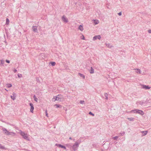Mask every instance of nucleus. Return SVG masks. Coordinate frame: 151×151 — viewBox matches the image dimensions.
I'll return each mask as SVG.
<instances>
[{
    "label": "nucleus",
    "mask_w": 151,
    "mask_h": 151,
    "mask_svg": "<svg viewBox=\"0 0 151 151\" xmlns=\"http://www.w3.org/2000/svg\"><path fill=\"white\" fill-rule=\"evenodd\" d=\"M53 100L54 101H62L64 100V98L63 96L61 95H58L55 96L53 99Z\"/></svg>",
    "instance_id": "obj_1"
},
{
    "label": "nucleus",
    "mask_w": 151,
    "mask_h": 151,
    "mask_svg": "<svg viewBox=\"0 0 151 151\" xmlns=\"http://www.w3.org/2000/svg\"><path fill=\"white\" fill-rule=\"evenodd\" d=\"M130 112L131 113H138L142 115L144 114V113L142 111L137 109L132 110L130 111Z\"/></svg>",
    "instance_id": "obj_2"
},
{
    "label": "nucleus",
    "mask_w": 151,
    "mask_h": 151,
    "mask_svg": "<svg viewBox=\"0 0 151 151\" xmlns=\"http://www.w3.org/2000/svg\"><path fill=\"white\" fill-rule=\"evenodd\" d=\"M20 134L24 139L27 140H29V137L27 134H25L23 132H21Z\"/></svg>",
    "instance_id": "obj_3"
},
{
    "label": "nucleus",
    "mask_w": 151,
    "mask_h": 151,
    "mask_svg": "<svg viewBox=\"0 0 151 151\" xmlns=\"http://www.w3.org/2000/svg\"><path fill=\"white\" fill-rule=\"evenodd\" d=\"M29 105L30 106V111L32 113H33V110L34 109L33 104L32 103H30L29 104Z\"/></svg>",
    "instance_id": "obj_4"
},
{
    "label": "nucleus",
    "mask_w": 151,
    "mask_h": 151,
    "mask_svg": "<svg viewBox=\"0 0 151 151\" xmlns=\"http://www.w3.org/2000/svg\"><path fill=\"white\" fill-rule=\"evenodd\" d=\"M62 19L63 21L67 23L68 22V19L65 16H62Z\"/></svg>",
    "instance_id": "obj_5"
},
{
    "label": "nucleus",
    "mask_w": 151,
    "mask_h": 151,
    "mask_svg": "<svg viewBox=\"0 0 151 151\" xmlns=\"http://www.w3.org/2000/svg\"><path fill=\"white\" fill-rule=\"evenodd\" d=\"M101 38V36L100 35L96 36L94 37L93 38V40H96L97 39H100Z\"/></svg>",
    "instance_id": "obj_6"
},
{
    "label": "nucleus",
    "mask_w": 151,
    "mask_h": 151,
    "mask_svg": "<svg viewBox=\"0 0 151 151\" xmlns=\"http://www.w3.org/2000/svg\"><path fill=\"white\" fill-rule=\"evenodd\" d=\"M3 131L4 133H5L6 134H9V133L8 131H7L5 129H3Z\"/></svg>",
    "instance_id": "obj_7"
},
{
    "label": "nucleus",
    "mask_w": 151,
    "mask_h": 151,
    "mask_svg": "<svg viewBox=\"0 0 151 151\" xmlns=\"http://www.w3.org/2000/svg\"><path fill=\"white\" fill-rule=\"evenodd\" d=\"M32 29L35 32H37V27L35 26H33L32 27Z\"/></svg>",
    "instance_id": "obj_8"
},
{
    "label": "nucleus",
    "mask_w": 151,
    "mask_h": 151,
    "mask_svg": "<svg viewBox=\"0 0 151 151\" xmlns=\"http://www.w3.org/2000/svg\"><path fill=\"white\" fill-rule=\"evenodd\" d=\"M58 147H60L62 148H63L64 149H66V147H65L64 146L60 144H58V145H56Z\"/></svg>",
    "instance_id": "obj_9"
},
{
    "label": "nucleus",
    "mask_w": 151,
    "mask_h": 151,
    "mask_svg": "<svg viewBox=\"0 0 151 151\" xmlns=\"http://www.w3.org/2000/svg\"><path fill=\"white\" fill-rule=\"evenodd\" d=\"M78 29L81 31H82L83 29V26L80 25L78 27Z\"/></svg>",
    "instance_id": "obj_10"
},
{
    "label": "nucleus",
    "mask_w": 151,
    "mask_h": 151,
    "mask_svg": "<svg viewBox=\"0 0 151 151\" xmlns=\"http://www.w3.org/2000/svg\"><path fill=\"white\" fill-rule=\"evenodd\" d=\"M94 23L95 24H98L99 23V22L98 20H94Z\"/></svg>",
    "instance_id": "obj_11"
},
{
    "label": "nucleus",
    "mask_w": 151,
    "mask_h": 151,
    "mask_svg": "<svg viewBox=\"0 0 151 151\" xmlns=\"http://www.w3.org/2000/svg\"><path fill=\"white\" fill-rule=\"evenodd\" d=\"M78 74L83 78L84 79L85 78V76L83 74H81V73H79Z\"/></svg>",
    "instance_id": "obj_12"
},
{
    "label": "nucleus",
    "mask_w": 151,
    "mask_h": 151,
    "mask_svg": "<svg viewBox=\"0 0 151 151\" xmlns=\"http://www.w3.org/2000/svg\"><path fill=\"white\" fill-rule=\"evenodd\" d=\"M136 70V71L137 72V73H141V71L139 69H135Z\"/></svg>",
    "instance_id": "obj_13"
},
{
    "label": "nucleus",
    "mask_w": 151,
    "mask_h": 151,
    "mask_svg": "<svg viewBox=\"0 0 151 151\" xmlns=\"http://www.w3.org/2000/svg\"><path fill=\"white\" fill-rule=\"evenodd\" d=\"M143 88H145V89H150V88L148 86L145 85L143 86Z\"/></svg>",
    "instance_id": "obj_14"
},
{
    "label": "nucleus",
    "mask_w": 151,
    "mask_h": 151,
    "mask_svg": "<svg viewBox=\"0 0 151 151\" xmlns=\"http://www.w3.org/2000/svg\"><path fill=\"white\" fill-rule=\"evenodd\" d=\"M55 106H56L57 108L61 107V106L60 105L55 104Z\"/></svg>",
    "instance_id": "obj_15"
},
{
    "label": "nucleus",
    "mask_w": 151,
    "mask_h": 151,
    "mask_svg": "<svg viewBox=\"0 0 151 151\" xmlns=\"http://www.w3.org/2000/svg\"><path fill=\"white\" fill-rule=\"evenodd\" d=\"M90 72L91 73H94V70L92 67L91 68V69L90 70Z\"/></svg>",
    "instance_id": "obj_16"
},
{
    "label": "nucleus",
    "mask_w": 151,
    "mask_h": 151,
    "mask_svg": "<svg viewBox=\"0 0 151 151\" xmlns=\"http://www.w3.org/2000/svg\"><path fill=\"white\" fill-rule=\"evenodd\" d=\"M33 98L34 99V100L35 101H36V102H37V100H38V99L35 96H33Z\"/></svg>",
    "instance_id": "obj_17"
},
{
    "label": "nucleus",
    "mask_w": 151,
    "mask_h": 151,
    "mask_svg": "<svg viewBox=\"0 0 151 151\" xmlns=\"http://www.w3.org/2000/svg\"><path fill=\"white\" fill-rule=\"evenodd\" d=\"M9 23V20L8 19H6V24H8Z\"/></svg>",
    "instance_id": "obj_18"
},
{
    "label": "nucleus",
    "mask_w": 151,
    "mask_h": 151,
    "mask_svg": "<svg viewBox=\"0 0 151 151\" xmlns=\"http://www.w3.org/2000/svg\"><path fill=\"white\" fill-rule=\"evenodd\" d=\"M7 87L8 88H10L12 86V85L10 84H7Z\"/></svg>",
    "instance_id": "obj_19"
},
{
    "label": "nucleus",
    "mask_w": 151,
    "mask_h": 151,
    "mask_svg": "<svg viewBox=\"0 0 151 151\" xmlns=\"http://www.w3.org/2000/svg\"><path fill=\"white\" fill-rule=\"evenodd\" d=\"M11 98L13 100H15V97L14 95H13V96H11Z\"/></svg>",
    "instance_id": "obj_20"
},
{
    "label": "nucleus",
    "mask_w": 151,
    "mask_h": 151,
    "mask_svg": "<svg viewBox=\"0 0 151 151\" xmlns=\"http://www.w3.org/2000/svg\"><path fill=\"white\" fill-rule=\"evenodd\" d=\"M142 132L144 134L143 135H145L147 134V131H145Z\"/></svg>",
    "instance_id": "obj_21"
},
{
    "label": "nucleus",
    "mask_w": 151,
    "mask_h": 151,
    "mask_svg": "<svg viewBox=\"0 0 151 151\" xmlns=\"http://www.w3.org/2000/svg\"><path fill=\"white\" fill-rule=\"evenodd\" d=\"M51 64L52 66H54L55 65V62H52L51 63Z\"/></svg>",
    "instance_id": "obj_22"
},
{
    "label": "nucleus",
    "mask_w": 151,
    "mask_h": 151,
    "mask_svg": "<svg viewBox=\"0 0 151 151\" xmlns=\"http://www.w3.org/2000/svg\"><path fill=\"white\" fill-rule=\"evenodd\" d=\"M128 119L131 121H132L133 120V118H128Z\"/></svg>",
    "instance_id": "obj_23"
},
{
    "label": "nucleus",
    "mask_w": 151,
    "mask_h": 151,
    "mask_svg": "<svg viewBox=\"0 0 151 151\" xmlns=\"http://www.w3.org/2000/svg\"><path fill=\"white\" fill-rule=\"evenodd\" d=\"M118 138V137L117 136H116L113 137V139H117Z\"/></svg>",
    "instance_id": "obj_24"
},
{
    "label": "nucleus",
    "mask_w": 151,
    "mask_h": 151,
    "mask_svg": "<svg viewBox=\"0 0 151 151\" xmlns=\"http://www.w3.org/2000/svg\"><path fill=\"white\" fill-rule=\"evenodd\" d=\"M89 114H90L91 115H92L93 116H94V114H93L91 112H90L89 113Z\"/></svg>",
    "instance_id": "obj_25"
},
{
    "label": "nucleus",
    "mask_w": 151,
    "mask_h": 151,
    "mask_svg": "<svg viewBox=\"0 0 151 151\" xmlns=\"http://www.w3.org/2000/svg\"><path fill=\"white\" fill-rule=\"evenodd\" d=\"M84 101H80V103L81 104H83V103H84Z\"/></svg>",
    "instance_id": "obj_26"
},
{
    "label": "nucleus",
    "mask_w": 151,
    "mask_h": 151,
    "mask_svg": "<svg viewBox=\"0 0 151 151\" xmlns=\"http://www.w3.org/2000/svg\"><path fill=\"white\" fill-rule=\"evenodd\" d=\"M45 113H46V116H47V117L48 116V113H47V111H45Z\"/></svg>",
    "instance_id": "obj_27"
},
{
    "label": "nucleus",
    "mask_w": 151,
    "mask_h": 151,
    "mask_svg": "<svg viewBox=\"0 0 151 151\" xmlns=\"http://www.w3.org/2000/svg\"><path fill=\"white\" fill-rule=\"evenodd\" d=\"M82 39L83 40H85V37H84V36L83 35L82 36Z\"/></svg>",
    "instance_id": "obj_28"
},
{
    "label": "nucleus",
    "mask_w": 151,
    "mask_h": 151,
    "mask_svg": "<svg viewBox=\"0 0 151 151\" xmlns=\"http://www.w3.org/2000/svg\"><path fill=\"white\" fill-rule=\"evenodd\" d=\"M148 32L149 33H151V30L150 29V30H148Z\"/></svg>",
    "instance_id": "obj_29"
},
{
    "label": "nucleus",
    "mask_w": 151,
    "mask_h": 151,
    "mask_svg": "<svg viewBox=\"0 0 151 151\" xmlns=\"http://www.w3.org/2000/svg\"><path fill=\"white\" fill-rule=\"evenodd\" d=\"M118 15L119 16H121L122 15V13L121 12H120L118 13Z\"/></svg>",
    "instance_id": "obj_30"
},
{
    "label": "nucleus",
    "mask_w": 151,
    "mask_h": 151,
    "mask_svg": "<svg viewBox=\"0 0 151 151\" xmlns=\"http://www.w3.org/2000/svg\"><path fill=\"white\" fill-rule=\"evenodd\" d=\"M6 62L8 63H9L10 61L9 60H6Z\"/></svg>",
    "instance_id": "obj_31"
},
{
    "label": "nucleus",
    "mask_w": 151,
    "mask_h": 151,
    "mask_svg": "<svg viewBox=\"0 0 151 151\" xmlns=\"http://www.w3.org/2000/svg\"><path fill=\"white\" fill-rule=\"evenodd\" d=\"M76 146V147H77L78 146V145L77 143H75L73 147H74L75 146Z\"/></svg>",
    "instance_id": "obj_32"
},
{
    "label": "nucleus",
    "mask_w": 151,
    "mask_h": 151,
    "mask_svg": "<svg viewBox=\"0 0 151 151\" xmlns=\"http://www.w3.org/2000/svg\"><path fill=\"white\" fill-rule=\"evenodd\" d=\"M17 70H14V73H16L17 71Z\"/></svg>",
    "instance_id": "obj_33"
},
{
    "label": "nucleus",
    "mask_w": 151,
    "mask_h": 151,
    "mask_svg": "<svg viewBox=\"0 0 151 151\" xmlns=\"http://www.w3.org/2000/svg\"><path fill=\"white\" fill-rule=\"evenodd\" d=\"M18 76L19 78H20V76L19 75H18Z\"/></svg>",
    "instance_id": "obj_34"
}]
</instances>
